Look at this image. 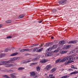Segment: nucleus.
I'll return each mask as SVG.
<instances>
[{
	"label": "nucleus",
	"mask_w": 78,
	"mask_h": 78,
	"mask_svg": "<svg viewBox=\"0 0 78 78\" xmlns=\"http://www.w3.org/2000/svg\"><path fill=\"white\" fill-rule=\"evenodd\" d=\"M4 77H5V78H10V77H9L7 75H4Z\"/></svg>",
	"instance_id": "29"
},
{
	"label": "nucleus",
	"mask_w": 78,
	"mask_h": 78,
	"mask_svg": "<svg viewBox=\"0 0 78 78\" xmlns=\"http://www.w3.org/2000/svg\"><path fill=\"white\" fill-rule=\"evenodd\" d=\"M55 78V76H53V77H50V78Z\"/></svg>",
	"instance_id": "48"
},
{
	"label": "nucleus",
	"mask_w": 78,
	"mask_h": 78,
	"mask_svg": "<svg viewBox=\"0 0 78 78\" xmlns=\"http://www.w3.org/2000/svg\"><path fill=\"white\" fill-rule=\"evenodd\" d=\"M42 21H43V20H41L40 21L39 23H42Z\"/></svg>",
	"instance_id": "44"
},
{
	"label": "nucleus",
	"mask_w": 78,
	"mask_h": 78,
	"mask_svg": "<svg viewBox=\"0 0 78 78\" xmlns=\"http://www.w3.org/2000/svg\"><path fill=\"white\" fill-rule=\"evenodd\" d=\"M78 73V72L77 71H76L71 73H70V74L73 75V74H76V73Z\"/></svg>",
	"instance_id": "21"
},
{
	"label": "nucleus",
	"mask_w": 78,
	"mask_h": 78,
	"mask_svg": "<svg viewBox=\"0 0 78 78\" xmlns=\"http://www.w3.org/2000/svg\"><path fill=\"white\" fill-rule=\"evenodd\" d=\"M56 70V68H54L52 69L50 71V73H53Z\"/></svg>",
	"instance_id": "13"
},
{
	"label": "nucleus",
	"mask_w": 78,
	"mask_h": 78,
	"mask_svg": "<svg viewBox=\"0 0 78 78\" xmlns=\"http://www.w3.org/2000/svg\"><path fill=\"white\" fill-rule=\"evenodd\" d=\"M13 66H14V65L12 64H7L5 65L6 67H12Z\"/></svg>",
	"instance_id": "6"
},
{
	"label": "nucleus",
	"mask_w": 78,
	"mask_h": 78,
	"mask_svg": "<svg viewBox=\"0 0 78 78\" xmlns=\"http://www.w3.org/2000/svg\"><path fill=\"white\" fill-rule=\"evenodd\" d=\"M52 55L51 53L50 52H48L45 54V56H51Z\"/></svg>",
	"instance_id": "11"
},
{
	"label": "nucleus",
	"mask_w": 78,
	"mask_h": 78,
	"mask_svg": "<svg viewBox=\"0 0 78 78\" xmlns=\"http://www.w3.org/2000/svg\"><path fill=\"white\" fill-rule=\"evenodd\" d=\"M67 51H62L60 52V53L61 54H64V53H67Z\"/></svg>",
	"instance_id": "24"
},
{
	"label": "nucleus",
	"mask_w": 78,
	"mask_h": 78,
	"mask_svg": "<svg viewBox=\"0 0 78 78\" xmlns=\"http://www.w3.org/2000/svg\"><path fill=\"white\" fill-rule=\"evenodd\" d=\"M74 78H77V77H75Z\"/></svg>",
	"instance_id": "60"
},
{
	"label": "nucleus",
	"mask_w": 78,
	"mask_h": 78,
	"mask_svg": "<svg viewBox=\"0 0 78 78\" xmlns=\"http://www.w3.org/2000/svg\"><path fill=\"white\" fill-rule=\"evenodd\" d=\"M1 65H3V64H6V61H2L0 62Z\"/></svg>",
	"instance_id": "10"
},
{
	"label": "nucleus",
	"mask_w": 78,
	"mask_h": 78,
	"mask_svg": "<svg viewBox=\"0 0 78 78\" xmlns=\"http://www.w3.org/2000/svg\"><path fill=\"white\" fill-rule=\"evenodd\" d=\"M11 38H12V36H8V37H6V39H11Z\"/></svg>",
	"instance_id": "31"
},
{
	"label": "nucleus",
	"mask_w": 78,
	"mask_h": 78,
	"mask_svg": "<svg viewBox=\"0 0 78 78\" xmlns=\"http://www.w3.org/2000/svg\"><path fill=\"white\" fill-rule=\"evenodd\" d=\"M51 50V49L50 48H49L48 49V51H50V50Z\"/></svg>",
	"instance_id": "42"
},
{
	"label": "nucleus",
	"mask_w": 78,
	"mask_h": 78,
	"mask_svg": "<svg viewBox=\"0 0 78 78\" xmlns=\"http://www.w3.org/2000/svg\"><path fill=\"white\" fill-rule=\"evenodd\" d=\"M63 78H67L68 77V76L67 75L66 76H62Z\"/></svg>",
	"instance_id": "34"
},
{
	"label": "nucleus",
	"mask_w": 78,
	"mask_h": 78,
	"mask_svg": "<svg viewBox=\"0 0 78 78\" xmlns=\"http://www.w3.org/2000/svg\"><path fill=\"white\" fill-rule=\"evenodd\" d=\"M37 44H33L32 46H36V45H37Z\"/></svg>",
	"instance_id": "45"
},
{
	"label": "nucleus",
	"mask_w": 78,
	"mask_h": 78,
	"mask_svg": "<svg viewBox=\"0 0 78 78\" xmlns=\"http://www.w3.org/2000/svg\"><path fill=\"white\" fill-rule=\"evenodd\" d=\"M1 1H3L4 0H0Z\"/></svg>",
	"instance_id": "55"
},
{
	"label": "nucleus",
	"mask_w": 78,
	"mask_h": 78,
	"mask_svg": "<svg viewBox=\"0 0 78 78\" xmlns=\"http://www.w3.org/2000/svg\"><path fill=\"white\" fill-rule=\"evenodd\" d=\"M71 53H73V52H71Z\"/></svg>",
	"instance_id": "59"
},
{
	"label": "nucleus",
	"mask_w": 78,
	"mask_h": 78,
	"mask_svg": "<svg viewBox=\"0 0 78 78\" xmlns=\"http://www.w3.org/2000/svg\"><path fill=\"white\" fill-rule=\"evenodd\" d=\"M17 59H18V58L17 57H14L12 58H11V60H12V61H16V60H17Z\"/></svg>",
	"instance_id": "12"
},
{
	"label": "nucleus",
	"mask_w": 78,
	"mask_h": 78,
	"mask_svg": "<svg viewBox=\"0 0 78 78\" xmlns=\"http://www.w3.org/2000/svg\"><path fill=\"white\" fill-rule=\"evenodd\" d=\"M71 52H72V51H71Z\"/></svg>",
	"instance_id": "63"
},
{
	"label": "nucleus",
	"mask_w": 78,
	"mask_h": 78,
	"mask_svg": "<svg viewBox=\"0 0 78 78\" xmlns=\"http://www.w3.org/2000/svg\"><path fill=\"white\" fill-rule=\"evenodd\" d=\"M58 51H59V50H55L54 51V52L55 53H58Z\"/></svg>",
	"instance_id": "37"
},
{
	"label": "nucleus",
	"mask_w": 78,
	"mask_h": 78,
	"mask_svg": "<svg viewBox=\"0 0 78 78\" xmlns=\"http://www.w3.org/2000/svg\"><path fill=\"white\" fill-rule=\"evenodd\" d=\"M10 75L11 76V77L12 78H16V76H14V75H16V74L15 73L10 74Z\"/></svg>",
	"instance_id": "5"
},
{
	"label": "nucleus",
	"mask_w": 78,
	"mask_h": 78,
	"mask_svg": "<svg viewBox=\"0 0 78 78\" xmlns=\"http://www.w3.org/2000/svg\"><path fill=\"white\" fill-rule=\"evenodd\" d=\"M2 72H5V71L3 70H2Z\"/></svg>",
	"instance_id": "54"
},
{
	"label": "nucleus",
	"mask_w": 78,
	"mask_h": 78,
	"mask_svg": "<svg viewBox=\"0 0 78 78\" xmlns=\"http://www.w3.org/2000/svg\"><path fill=\"white\" fill-rule=\"evenodd\" d=\"M60 78H62V77H60Z\"/></svg>",
	"instance_id": "57"
},
{
	"label": "nucleus",
	"mask_w": 78,
	"mask_h": 78,
	"mask_svg": "<svg viewBox=\"0 0 78 78\" xmlns=\"http://www.w3.org/2000/svg\"><path fill=\"white\" fill-rule=\"evenodd\" d=\"M30 75L31 77L33 76L34 78H36L37 76L35 75V72H32L30 73Z\"/></svg>",
	"instance_id": "3"
},
{
	"label": "nucleus",
	"mask_w": 78,
	"mask_h": 78,
	"mask_svg": "<svg viewBox=\"0 0 78 78\" xmlns=\"http://www.w3.org/2000/svg\"><path fill=\"white\" fill-rule=\"evenodd\" d=\"M42 50H43V48H41L39 49V52H41Z\"/></svg>",
	"instance_id": "39"
},
{
	"label": "nucleus",
	"mask_w": 78,
	"mask_h": 78,
	"mask_svg": "<svg viewBox=\"0 0 78 78\" xmlns=\"http://www.w3.org/2000/svg\"><path fill=\"white\" fill-rule=\"evenodd\" d=\"M76 52H77V53H78V51H77Z\"/></svg>",
	"instance_id": "56"
},
{
	"label": "nucleus",
	"mask_w": 78,
	"mask_h": 78,
	"mask_svg": "<svg viewBox=\"0 0 78 78\" xmlns=\"http://www.w3.org/2000/svg\"><path fill=\"white\" fill-rule=\"evenodd\" d=\"M25 69V68L23 67H19L18 68V70H20V71L21 70H24Z\"/></svg>",
	"instance_id": "16"
},
{
	"label": "nucleus",
	"mask_w": 78,
	"mask_h": 78,
	"mask_svg": "<svg viewBox=\"0 0 78 78\" xmlns=\"http://www.w3.org/2000/svg\"><path fill=\"white\" fill-rule=\"evenodd\" d=\"M47 60L46 59L40 61V62L41 63H45V62H46Z\"/></svg>",
	"instance_id": "14"
},
{
	"label": "nucleus",
	"mask_w": 78,
	"mask_h": 78,
	"mask_svg": "<svg viewBox=\"0 0 78 78\" xmlns=\"http://www.w3.org/2000/svg\"><path fill=\"white\" fill-rule=\"evenodd\" d=\"M9 72H14V71H13L12 70L10 69L9 71Z\"/></svg>",
	"instance_id": "40"
},
{
	"label": "nucleus",
	"mask_w": 78,
	"mask_h": 78,
	"mask_svg": "<svg viewBox=\"0 0 78 78\" xmlns=\"http://www.w3.org/2000/svg\"><path fill=\"white\" fill-rule=\"evenodd\" d=\"M51 38L53 39V37H51Z\"/></svg>",
	"instance_id": "52"
},
{
	"label": "nucleus",
	"mask_w": 78,
	"mask_h": 78,
	"mask_svg": "<svg viewBox=\"0 0 78 78\" xmlns=\"http://www.w3.org/2000/svg\"><path fill=\"white\" fill-rule=\"evenodd\" d=\"M5 56V54H1L0 55V56L1 57H3V56Z\"/></svg>",
	"instance_id": "30"
},
{
	"label": "nucleus",
	"mask_w": 78,
	"mask_h": 78,
	"mask_svg": "<svg viewBox=\"0 0 78 78\" xmlns=\"http://www.w3.org/2000/svg\"><path fill=\"white\" fill-rule=\"evenodd\" d=\"M33 49H24V52H25V51H32Z\"/></svg>",
	"instance_id": "8"
},
{
	"label": "nucleus",
	"mask_w": 78,
	"mask_h": 78,
	"mask_svg": "<svg viewBox=\"0 0 78 78\" xmlns=\"http://www.w3.org/2000/svg\"><path fill=\"white\" fill-rule=\"evenodd\" d=\"M6 23H11V20H8L5 21Z\"/></svg>",
	"instance_id": "26"
},
{
	"label": "nucleus",
	"mask_w": 78,
	"mask_h": 78,
	"mask_svg": "<svg viewBox=\"0 0 78 78\" xmlns=\"http://www.w3.org/2000/svg\"><path fill=\"white\" fill-rule=\"evenodd\" d=\"M17 54H18V53H12V54L11 55V56H16V55H17Z\"/></svg>",
	"instance_id": "17"
},
{
	"label": "nucleus",
	"mask_w": 78,
	"mask_h": 78,
	"mask_svg": "<svg viewBox=\"0 0 78 78\" xmlns=\"http://www.w3.org/2000/svg\"><path fill=\"white\" fill-rule=\"evenodd\" d=\"M20 51L21 52V53H23L24 52V49H21L20 50Z\"/></svg>",
	"instance_id": "33"
},
{
	"label": "nucleus",
	"mask_w": 78,
	"mask_h": 78,
	"mask_svg": "<svg viewBox=\"0 0 78 78\" xmlns=\"http://www.w3.org/2000/svg\"><path fill=\"white\" fill-rule=\"evenodd\" d=\"M31 62V60H28L27 61V62H26V63H28V62Z\"/></svg>",
	"instance_id": "41"
},
{
	"label": "nucleus",
	"mask_w": 78,
	"mask_h": 78,
	"mask_svg": "<svg viewBox=\"0 0 78 78\" xmlns=\"http://www.w3.org/2000/svg\"><path fill=\"white\" fill-rule=\"evenodd\" d=\"M24 16H25L24 15H21L18 17V19H21V18H23Z\"/></svg>",
	"instance_id": "20"
},
{
	"label": "nucleus",
	"mask_w": 78,
	"mask_h": 78,
	"mask_svg": "<svg viewBox=\"0 0 78 78\" xmlns=\"http://www.w3.org/2000/svg\"><path fill=\"white\" fill-rule=\"evenodd\" d=\"M51 11L52 12L55 13V12H56V11H57V10L54 9L52 10Z\"/></svg>",
	"instance_id": "23"
},
{
	"label": "nucleus",
	"mask_w": 78,
	"mask_h": 78,
	"mask_svg": "<svg viewBox=\"0 0 78 78\" xmlns=\"http://www.w3.org/2000/svg\"><path fill=\"white\" fill-rule=\"evenodd\" d=\"M77 42V41L76 40L71 41L69 42L68 41V44H75Z\"/></svg>",
	"instance_id": "4"
},
{
	"label": "nucleus",
	"mask_w": 78,
	"mask_h": 78,
	"mask_svg": "<svg viewBox=\"0 0 78 78\" xmlns=\"http://www.w3.org/2000/svg\"><path fill=\"white\" fill-rule=\"evenodd\" d=\"M70 47H71V46L70 45H67L66 46L65 48L66 49H69V48H70Z\"/></svg>",
	"instance_id": "18"
},
{
	"label": "nucleus",
	"mask_w": 78,
	"mask_h": 78,
	"mask_svg": "<svg viewBox=\"0 0 78 78\" xmlns=\"http://www.w3.org/2000/svg\"><path fill=\"white\" fill-rule=\"evenodd\" d=\"M3 27V25L2 24H0V28H1V27Z\"/></svg>",
	"instance_id": "43"
},
{
	"label": "nucleus",
	"mask_w": 78,
	"mask_h": 78,
	"mask_svg": "<svg viewBox=\"0 0 78 78\" xmlns=\"http://www.w3.org/2000/svg\"><path fill=\"white\" fill-rule=\"evenodd\" d=\"M38 22H39V21H38Z\"/></svg>",
	"instance_id": "64"
},
{
	"label": "nucleus",
	"mask_w": 78,
	"mask_h": 78,
	"mask_svg": "<svg viewBox=\"0 0 78 78\" xmlns=\"http://www.w3.org/2000/svg\"><path fill=\"white\" fill-rule=\"evenodd\" d=\"M42 45H43V44H41V47H42Z\"/></svg>",
	"instance_id": "49"
},
{
	"label": "nucleus",
	"mask_w": 78,
	"mask_h": 78,
	"mask_svg": "<svg viewBox=\"0 0 78 78\" xmlns=\"http://www.w3.org/2000/svg\"><path fill=\"white\" fill-rule=\"evenodd\" d=\"M51 68V66L50 65H48L45 68L47 70H49Z\"/></svg>",
	"instance_id": "7"
},
{
	"label": "nucleus",
	"mask_w": 78,
	"mask_h": 78,
	"mask_svg": "<svg viewBox=\"0 0 78 78\" xmlns=\"http://www.w3.org/2000/svg\"><path fill=\"white\" fill-rule=\"evenodd\" d=\"M58 49H59V48H58Z\"/></svg>",
	"instance_id": "62"
},
{
	"label": "nucleus",
	"mask_w": 78,
	"mask_h": 78,
	"mask_svg": "<svg viewBox=\"0 0 78 78\" xmlns=\"http://www.w3.org/2000/svg\"><path fill=\"white\" fill-rule=\"evenodd\" d=\"M60 61V59H57L55 61L56 63H58V62H59Z\"/></svg>",
	"instance_id": "28"
},
{
	"label": "nucleus",
	"mask_w": 78,
	"mask_h": 78,
	"mask_svg": "<svg viewBox=\"0 0 78 78\" xmlns=\"http://www.w3.org/2000/svg\"><path fill=\"white\" fill-rule=\"evenodd\" d=\"M56 47V45H53L52 47L51 48V50H52V49H54V48H55V47Z\"/></svg>",
	"instance_id": "32"
},
{
	"label": "nucleus",
	"mask_w": 78,
	"mask_h": 78,
	"mask_svg": "<svg viewBox=\"0 0 78 78\" xmlns=\"http://www.w3.org/2000/svg\"><path fill=\"white\" fill-rule=\"evenodd\" d=\"M0 66H1V64H0Z\"/></svg>",
	"instance_id": "61"
},
{
	"label": "nucleus",
	"mask_w": 78,
	"mask_h": 78,
	"mask_svg": "<svg viewBox=\"0 0 78 78\" xmlns=\"http://www.w3.org/2000/svg\"><path fill=\"white\" fill-rule=\"evenodd\" d=\"M6 64H8V63H12V60H11V59L9 61H6Z\"/></svg>",
	"instance_id": "22"
},
{
	"label": "nucleus",
	"mask_w": 78,
	"mask_h": 78,
	"mask_svg": "<svg viewBox=\"0 0 78 78\" xmlns=\"http://www.w3.org/2000/svg\"><path fill=\"white\" fill-rule=\"evenodd\" d=\"M72 70V69H69V70Z\"/></svg>",
	"instance_id": "53"
},
{
	"label": "nucleus",
	"mask_w": 78,
	"mask_h": 78,
	"mask_svg": "<svg viewBox=\"0 0 78 78\" xmlns=\"http://www.w3.org/2000/svg\"><path fill=\"white\" fill-rule=\"evenodd\" d=\"M38 50L36 51L37 52H39V49H37Z\"/></svg>",
	"instance_id": "47"
},
{
	"label": "nucleus",
	"mask_w": 78,
	"mask_h": 78,
	"mask_svg": "<svg viewBox=\"0 0 78 78\" xmlns=\"http://www.w3.org/2000/svg\"><path fill=\"white\" fill-rule=\"evenodd\" d=\"M71 68H72V69H77V68H76V67H74L73 65L71 66Z\"/></svg>",
	"instance_id": "25"
},
{
	"label": "nucleus",
	"mask_w": 78,
	"mask_h": 78,
	"mask_svg": "<svg viewBox=\"0 0 78 78\" xmlns=\"http://www.w3.org/2000/svg\"><path fill=\"white\" fill-rule=\"evenodd\" d=\"M1 68H0V70H1Z\"/></svg>",
	"instance_id": "58"
},
{
	"label": "nucleus",
	"mask_w": 78,
	"mask_h": 78,
	"mask_svg": "<svg viewBox=\"0 0 78 78\" xmlns=\"http://www.w3.org/2000/svg\"><path fill=\"white\" fill-rule=\"evenodd\" d=\"M8 51H9V49L6 48L5 49V52H7Z\"/></svg>",
	"instance_id": "36"
},
{
	"label": "nucleus",
	"mask_w": 78,
	"mask_h": 78,
	"mask_svg": "<svg viewBox=\"0 0 78 78\" xmlns=\"http://www.w3.org/2000/svg\"><path fill=\"white\" fill-rule=\"evenodd\" d=\"M49 76H53V74H50Z\"/></svg>",
	"instance_id": "46"
},
{
	"label": "nucleus",
	"mask_w": 78,
	"mask_h": 78,
	"mask_svg": "<svg viewBox=\"0 0 78 78\" xmlns=\"http://www.w3.org/2000/svg\"><path fill=\"white\" fill-rule=\"evenodd\" d=\"M59 43L60 45H64V44H66V41H62L59 42Z\"/></svg>",
	"instance_id": "9"
},
{
	"label": "nucleus",
	"mask_w": 78,
	"mask_h": 78,
	"mask_svg": "<svg viewBox=\"0 0 78 78\" xmlns=\"http://www.w3.org/2000/svg\"><path fill=\"white\" fill-rule=\"evenodd\" d=\"M5 71L8 72V69H5Z\"/></svg>",
	"instance_id": "51"
},
{
	"label": "nucleus",
	"mask_w": 78,
	"mask_h": 78,
	"mask_svg": "<svg viewBox=\"0 0 78 78\" xmlns=\"http://www.w3.org/2000/svg\"><path fill=\"white\" fill-rule=\"evenodd\" d=\"M39 48V47L34 48L33 50V51H34V52H35V51H36V50H38Z\"/></svg>",
	"instance_id": "19"
},
{
	"label": "nucleus",
	"mask_w": 78,
	"mask_h": 78,
	"mask_svg": "<svg viewBox=\"0 0 78 78\" xmlns=\"http://www.w3.org/2000/svg\"><path fill=\"white\" fill-rule=\"evenodd\" d=\"M37 60H38V58L37 57L36 58L33 59L32 60V61H33V62H34L35 61H37Z\"/></svg>",
	"instance_id": "15"
},
{
	"label": "nucleus",
	"mask_w": 78,
	"mask_h": 78,
	"mask_svg": "<svg viewBox=\"0 0 78 78\" xmlns=\"http://www.w3.org/2000/svg\"><path fill=\"white\" fill-rule=\"evenodd\" d=\"M58 3L60 5H64L67 3V1L66 0H61L59 1Z\"/></svg>",
	"instance_id": "2"
},
{
	"label": "nucleus",
	"mask_w": 78,
	"mask_h": 78,
	"mask_svg": "<svg viewBox=\"0 0 78 78\" xmlns=\"http://www.w3.org/2000/svg\"><path fill=\"white\" fill-rule=\"evenodd\" d=\"M46 78H50V77H49V76H47L46 77Z\"/></svg>",
	"instance_id": "50"
},
{
	"label": "nucleus",
	"mask_w": 78,
	"mask_h": 78,
	"mask_svg": "<svg viewBox=\"0 0 78 78\" xmlns=\"http://www.w3.org/2000/svg\"><path fill=\"white\" fill-rule=\"evenodd\" d=\"M37 64V63L36 62H35V63H31V65H36V64Z\"/></svg>",
	"instance_id": "38"
},
{
	"label": "nucleus",
	"mask_w": 78,
	"mask_h": 78,
	"mask_svg": "<svg viewBox=\"0 0 78 78\" xmlns=\"http://www.w3.org/2000/svg\"><path fill=\"white\" fill-rule=\"evenodd\" d=\"M68 61L67 62V64H69V63H72L73 62L71 60V56L70 55L66 57L65 58L63 59L60 62H64L66 60Z\"/></svg>",
	"instance_id": "1"
},
{
	"label": "nucleus",
	"mask_w": 78,
	"mask_h": 78,
	"mask_svg": "<svg viewBox=\"0 0 78 78\" xmlns=\"http://www.w3.org/2000/svg\"><path fill=\"white\" fill-rule=\"evenodd\" d=\"M50 44H51L50 43L46 44V47H48V46H49L50 45Z\"/></svg>",
	"instance_id": "35"
},
{
	"label": "nucleus",
	"mask_w": 78,
	"mask_h": 78,
	"mask_svg": "<svg viewBox=\"0 0 78 78\" xmlns=\"http://www.w3.org/2000/svg\"><path fill=\"white\" fill-rule=\"evenodd\" d=\"M36 70H37V71H38L39 70V66H37L36 67Z\"/></svg>",
	"instance_id": "27"
}]
</instances>
